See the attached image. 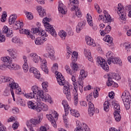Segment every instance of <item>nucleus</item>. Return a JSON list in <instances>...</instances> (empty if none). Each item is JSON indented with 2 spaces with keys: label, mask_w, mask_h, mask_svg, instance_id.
<instances>
[{
  "label": "nucleus",
  "mask_w": 131,
  "mask_h": 131,
  "mask_svg": "<svg viewBox=\"0 0 131 131\" xmlns=\"http://www.w3.org/2000/svg\"><path fill=\"white\" fill-rule=\"evenodd\" d=\"M78 89L80 93H82V92H83V84H78V85H77V90Z\"/></svg>",
  "instance_id": "obj_59"
},
{
  "label": "nucleus",
  "mask_w": 131,
  "mask_h": 131,
  "mask_svg": "<svg viewBox=\"0 0 131 131\" xmlns=\"http://www.w3.org/2000/svg\"><path fill=\"white\" fill-rule=\"evenodd\" d=\"M72 73H75L77 71V69H78V66H77V64L76 63H73V65H72Z\"/></svg>",
  "instance_id": "obj_47"
},
{
  "label": "nucleus",
  "mask_w": 131,
  "mask_h": 131,
  "mask_svg": "<svg viewBox=\"0 0 131 131\" xmlns=\"http://www.w3.org/2000/svg\"><path fill=\"white\" fill-rule=\"evenodd\" d=\"M12 42H14V43H16L18 46H20L21 45V41H20V39L17 37H14L12 39Z\"/></svg>",
  "instance_id": "obj_41"
},
{
  "label": "nucleus",
  "mask_w": 131,
  "mask_h": 131,
  "mask_svg": "<svg viewBox=\"0 0 131 131\" xmlns=\"http://www.w3.org/2000/svg\"><path fill=\"white\" fill-rule=\"evenodd\" d=\"M111 55V52H108L106 53V56L108 58L107 59V63L109 65L111 64V63H113L114 64H119L120 65L121 63V60L119 59L118 57H115L113 56H111L109 57V56Z\"/></svg>",
  "instance_id": "obj_10"
},
{
  "label": "nucleus",
  "mask_w": 131,
  "mask_h": 131,
  "mask_svg": "<svg viewBox=\"0 0 131 131\" xmlns=\"http://www.w3.org/2000/svg\"><path fill=\"white\" fill-rule=\"evenodd\" d=\"M121 98L124 103L126 110H128L131 106L130 94L127 91H125L122 94Z\"/></svg>",
  "instance_id": "obj_6"
},
{
  "label": "nucleus",
  "mask_w": 131,
  "mask_h": 131,
  "mask_svg": "<svg viewBox=\"0 0 131 131\" xmlns=\"http://www.w3.org/2000/svg\"><path fill=\"white\" fill-rule=\"evenodd\" d=\"M125 9L126 12H127V13H128L129 12H130L131 11V5H126L125 7Z\"/></svg>",
  "instance_id": "obj_61"
},
{
  "label": "nucleus",
  "mask_w": 131,
  "mask_h": 131,
  "mask_svg": "<svg viewBox=\"0 0 131 131\" xmlns=\"http://www.w3.org/2000/svg\"><path fill=\"white\" fill-rule=\"evenodd\" d=\"M29 71L31 73H33L36 78H37L38 79L40 78V77L41 76V75H40L39 71H37V70L35 68L32 67L30 68Z\"/></svg>",
  "instance_id": "obj_25"
},
{
  "label": "nucleus",
  "mask_w": 131,
  "mask_h": 131,
  "mask_svg": "<svg viewBox=\"0 0 131 131\" xmlns=\"http://www.w3.org/2000/svg\"><path fill=\"white\" fill-rule=\"evenodd\" d=\"M30 57H31L34 63H38V62H39V60H41V58L40 56H38V55H37L35 53H30Z\"/></svg>",
  "instance_id": "obj_26"
},
{
  "label": "nucleus",
  "mask_w": 131,
  "mask_h": 131,
  "mask_svg": "<svg viewBox=\"0 0 131 131\" xmlns=\"http://www.w3.org/2000/svg\"><path fill=\"white\" fill-rule=\"evenodd\" d=\"M58 9L59 13H61L63 15L66 14V10H64V4L63 3H59Z\"/></svg>",
  "instance_id": "obj_33"
},
{
  "label": "nucleus",
  "mask_w": 131,
  "mask_h": 131,
  "mask_svg": "<svg viewBox=\"0 0 131 131\" xmlns=\"http://www.w3.org/2000/svg\"><path fill=\"white\" fill-rule=\"evenodd\" d=\"M7 129H6V127H5V126L2 124V123L0 122V131H6Z\"/></svg>",
  "instance_id": "obj_63"
},
{
  "label": "nucleus",
  "mask_w": 131,
  "mask_h": 131,
  "mask_svg": "<svg viewBox=\"0 0 131 131\" xmlns=\"http://www.w3.org/2000/svg\"><path fill=\"white\" fill-rule=\"evenodd\" d=\"M106 83L107 86H112L113 88H118V84L114 82L113 80L107 79Z\"/></svg>",
  "instance_id": "obj_32"
},
{
  "label": "nucleus",
  "mask_w": 131,
  "mask_h": 131,
  "mask_svg": "<svg viewBox=\"0 0 131 131\" xmlns=\"http://www.w3.org/2000/svg\"><path fill=\"white\" fill-rule=\"evenodd\" d=\"M86 17L88 23L90 25V26H91L94 30H97V27L96 26L94 27V24H93V18H92V16L89 15V13H88Z\"/></svg>",
  "instance_id": "obj_28"
},
{
  "label": "nucleus",
  "mask_w": 131,
  "mask_h": 131,
  "mask_svg": "<svg viewBox=\"0 0 131 131\" xmlns=\"http://www.w3.org/2000/svg\"><path fill=\"white\" fill-rule=\"evenodd\" d=\"M65 69L68 73L71 74V75H73V73L72 72V71H71V70L70 69V67H69V66H66Z\"/></svg>",
  "instance_id": "obj_49"
},
{
  "label": "nucleus",
  "mask_w": 131,
  "mask_h": 131,
  "mask_svg": "<svg viewBox=\"0 0 131 131\" xmlns=\"http://www.w3.org/2000/svg\"><path fill=\"white\" fill-rule=\"evenodd\" d=\"M76 15L78 18H80V17L82 16L81 11L79 10V9H78L77 11H76Z\"/></svg>",
  "instance_id": "obj_60"
},
{
  "label": "nucleus",
  "mask_w": 131,
  "mask_h": 131,
  "mask_svg": "<svg viewBox=\"0 0 131 131\" xmlns=\"http://www.w3.org/2000/svg\"><path fill=\"white\" fill-rule=\"evenodd\" d=\"M105 17V23H111L112 22V21H113V20H112V19H111V16H110V14H106L105 15V16H104Z\"/></svg>",
  "instance_id": "obj_44"
},
{
  "label": "nucleus",
  "mask_w": 131,
  "mask_h": 131,
  "mask_svg": "<svg viewBox=\"0 0 131 131\" xmlns=\"http://www.w3.org/2000/svg\"><path fill=\"white\" fill-rule=\"evenodd\" d=\"M7 17H8L7 13L3 14L2 15V18H1L2 22H6V21L7 20Z\"/></svg>",
  "instance_id": "obj_53"
},
{
  "label": "nucleus",
  "mask_w": 131,
  "mask_h": 131,
  "mask_svg": "<svg viewBox=\"0 0 131 131\" xmlns=\"http://www.w3.org/2000/svg\"><path fill=\"white\" fill-rule=\"evenodd\" d=\"M40 36L41 37H38L35 40V43L37 46H40L48 40V39L46 38L48 37V35L46 32H42Z\"/></svg>",
  "instance_id": "obj_11"
},
{
  "label": "nucleus",
  "mask_w": 131,
  "mask_h": 131,
  "mask_svg": "<svg viewBox=\"0 0 131 131\" xmlns=\"http://www.w3.org/2000/svg\"><path fill=\"white\" fill-rule=\"evenodd\" d=\"M117 13L119 15L121 20H123L124 21L126 19V12L122 9L121 7H118Z\"/></svg>",
  "instance_id": "obj_18"
},
{
  "label": "nucleus",
  "mask_w": 131,
  "mask_h": 131,
  "mask_svg": "<svg viewBox=\"0 0 131 131\" xmlns=\"http://www.w3.org/2000/svg\"><path fill=\"white\" fill-rule=\"evenodd\" d=\"M10 56L11 57H10V59H12V61H13V59L14 60V61H17V60H18V56H17V54L12 53Z\"/></svg>",
  "instance_id": "obj_50"
},
{
  "label": "nucleus",
  "mask_w": 131,
  "mask_h": 131,
  "mask_svg": "<svg viewBox=\"0 0 131 131\" xmlns=\"http://www.w3.org/2000/svg\"><path fill=\"white\" fill-rule=\"evenodd\" d=\"M2 60L4 63H8L9 64H1L0 69L1 70H6V68H9L10 70H18L20 68L19 65L12 63V58L9 56L3 57Z\"/></svg>",
  "instance_id": "obj_3"
},
{
  "label": "nucleus",
  "mask_w": 131,
  "mask_h": 131,
  "mask_svg": "<svg viewBox=\"0 0 131 131\" xmlns=\"http://www.w3.org/2000/svg\"><path fill=\"white\" fill-rule=\"evenodd\" d=\"M38 120L37 119H31L29 121L27 122V126L28 128L30 129V131H34L33 130V127H34L36 124H39V123L41 122L42 117H41V116H38Z\"/></svg>",
  "instance_id": "obj_7"
},
{
  "label": "nucleus",
  "mask_w": 131,
  "mask_h": 131,
  "mask_svg": "<svg viewBox=\"0 0 131 131\" xmlns=\"http://www.w3.org/2000/svg\"><path fill=\"white\" fill-rule=\"evenodd\" d=\"M70 3L68 4L69 6H72L73 5H77L78 4V0H69Z\"/></svg>",
  "instance_id": "obj_51"
},
{
  "label": "nucleus",
  "mask_w": 131,
  "mask_h": 131,
  "mask_svg": "<svg viewBox=\"0 0 131 131\" xmlns=\"http://www.w3.org/2000/svg\"><path fill=\"white\" fill-rule=\"evenodd\" d=\"M17 86H18V83H17L8 85L9 89H10L11 93L14 92V90L17 89Z\"/></svg>",
  "instance_id": "obj_40"
},
{
  "label": "nucleus",
  "mask_w": 131,
  "mask_h": 131,
  "mask_svg": "<svg viewBox=\"0 0 131 131\" xmlns=\"http://www.w3.org/2000/svg\"><path fill=\"white\" fill-rule=\"evenodd\" d=\"M16 26H17L18 29L23 28V23L20 22V21H16Z\"/></svg>",
  "instance_id": "obj_57"
},
{
  "label": "nucleus",
  "mask_w": 131,
  "mask_h": 131,
  "mask_svg": "<svg viewBox=\"0 0 131 131\" xmlns=\"http://www.w3.org/2000/svg\"><path fill=\"white\" fill-rule=\"evenodd\" d=\"M32 91L30 93H23L24 97L27 98V99H32L36 98V97L39 98L42 101L45 102H48V103L52 102V98L49 94L43 95V91L42 90H39V88L36 85L32 86Z\"/></svg>",
  "instance_id": "obj_2"
},
{
  "label": "nucleus",
  "mask_w": 131,
  "mask_h": 131,
  "mask_svg": "<svg viewBox=\"0 0 131 131\" xmlns=\"http://www.w3.org/2000/svg\"><path fill=\"white\" fill-rule=\"evenodd\" d=\"M37 10L40 17H43L47 15L46 10H45L41 7H38Z\"/></svg>",
  "instance_id": "obj_35"
},
{
  "label": "nucleus",
  "mask_w": 131,
  "mask_h": 131,
  "mask_svg": "<svg viewBox=\"0 0 131 131\" xmlns=\"http://www.w3.org/2000/svg\"><path fill=\"white\" fill-rule=\"evenodd\" d=\"M48 105L43 103H40L39 105H38V107H37V112H40L41 110L43 111H48Z\"/></svg>",
  "instance_id": "obj_27"
},
{
  "label": "nucleus",
  "mask_w": 131,
  "mask_h": 131,
  "mask_svg": "<svg viewBox=\"0 0 131 131\" xmlns=\"http://www.w3.org/2000/svg\"><path fill=\"white\" fill-rule=\"evenodd\" d=\"M89 114L90 116H93L94 115V113H95V106L94 105V104L92 103V102H89Z\"/></svg>",
  "instance_id": "obj_29"
},
{
  "label": "nucleus",
  "mask_w": 131,
  "mask_h": 131,
  "mask_svg": "<svg viewBox=\"0 0 131 131\" xmlns=\"http://www.w3.org/2000/svg\"><path fill=\"white\" fill-rule=\"evenodd\" d=\"M17 103H18V104H20V106H23L24 107H25V106H26V103L25 102V101L21 98H18Z\"/></svg>",
  "instance_id": "obj_43"
},
{
  "label": "nucleus",
  "mask_w": 131,
  "mask_h": 131,
  "mask_svg": "<svg viewBox=\"0 0 131 131\" xmlns=\"http://www.w3.org/2000/svg\"><path fill=\"white\" fill-rule=\"evenodd\" d=\"M58 35L61 37L62 39H65V38H66V32L63 30L60 31L58 33Z\"/></svg>",
  "instance_id": "obj_45"
},
{
  "label": "nucleus",
  "mask_w": 131,
  "mask_h": 131,
  "mask_svg": "<svg viewBox=\"0 0 131 131\" xmlns=\"http://www.w3.org/2000/svg\"><path fill=\"white\" fill-rule=\"evenodd\" d=\"M28 104V107L30 109H33L34 110V109H36V110H37V107H38V103L35 101H29L27 102Z\"/></svg>",
  "instance_id": "obj_23"
},
{
  "label": "nucleus",
  "mask_w": 131,
  "mask_h": 131,
  "mask_svg": "<svg viewBox=\"0 0 131 131\" xmlns=\"http://www.w3.org/2000/svg\"><path fill=\"white\" fill-rule=\"evenodd\" d=\"M97 63L98 65H100L103 70L107 72L109 71V66L107 64V62L102 57H98Z\"/></svg>",
  "instance_id": "obj_13"
},
{
  "label": "nucleus",
  "mask_w": 131,
  "mask_h": 131,
  "mask_svg": "<svg viewBox=\"0 0 131 131\" xmlns=\"http://www.w3.org/2000/svg\"><path fill=\"white\" fill-rule=\"evenodd\" d=\"M31 31H32L33 33H34V34H37L38 33L39 35H41L42 32H46L43 30L40 29L39 27H38V28H33Z\"/></svg>",
  "instance_id": "obj_34"
},
{
  "label": "nucleus",
  "mask_w": 131,
  "mask_h": 131,
  "mask_svg": "<svg viewBox=\"0 0 131 131\" xmlns=\"http://www.w3.org/2000/svg\"><path fill=\"white\" fill-rule=\"evenodd\" d=\"M97 63L98 65H100L103 70L107 72L109 71V66L107 64V62L102 57H98Z\"/></svg>",
  "instance_id": "obj_12"
},
{
  "label": "nucleus",
  "mask_w": 131,
  "mask_h": 131,
  "mask_svg": "<svg viewBox=\"0 0 131 131\" xmlns=\"http://www.w3.org/2000/svg\"><path fill=\"white\" fill-rule=\"evenodd\" d=\"M62 104L64 107L65 112V115L63 116V119L64 121H66V120H67V119H66V116L68 115V114L69 113V110L71 112V114L73 116H75V117L77 118L80 116V114H79V113H78V112L75 111L74 110L70 109V107H69V105H68V103H67L66 100H63Z\"/></svg>",
  "instance_id": "obj_4"
},
{
  "label": "nucleus",
  "mask_w": 131,
  "mask_h": 131,
  "mask_svg": "<svg viewBox=\"0 0 131 131\" xmlns=\"http://www.w3.org/2000/svg\"><path fill=\"white\" fill-rule=\"evenodd\" d=\"M94 6H95V8L96 10H97L98 13L99 14H101V13H102V9H100V6H99V5H98V4H95Z\"/></svg>",
  "instance_id": "obj_55"
},
{
  "label": "nucleus",
  "mask_w": 131,
  "mask_h": 131,
  "mask_svg": "<svg viewBox=\"0 0 131 131\" xmlns=\"http://www.w3.org/2000/svg\"><path fill=\"white\" fill-rule=\"evenodd\" d=\"M16 19H17V15L12 14L10 15L9 18V24L10 25H12V24L16 23Z\"/></svg>",
  "instance_id": "obj_31"
},
{
  "label": "nucleus",
  "mask_w": 131,
  "mask_h": 131,
  "mask_svg": "<svg viewBox=\"0 0 131 131\" xmlns=\"http://www.w3.org/2000/svg\"><path fill=\"white\" fill-rule=\"evenodd\" d=\"M85 24H86V20H83V21L78 23L76 29L77 33H79V32H80V31H81V30L84 28Z\"/></svg>",
  "instance_id": "obj_24"
},
{
  "label": "nucleus",
  "mask_w": 131,
  "mask_h": 131,
  "mask_svg": "<svg viewBox=\"0 0 131 131\" xmlns=\"http://www.w3.org/2000/svg\"><path fill=\"white\" fill-rule=\"evenodd\" d=\"M74 89L73 90V96H74V103L75 106L78 104V93H77V84L73 83Z\"/></svg>",
  "instance_id": "obj_19"
},
{
  "label": "nucleus",
  "mask_w": 131,
  "mask_h": 131,
  "mask_svg": "<svg viewBox=\"0 0 131 131\" xmlns=\"http://www.w3.org/2000/svg\"><path fill=\"white\" fill-rule=\"evenodd\" d=\"M112 106H113L115 109L114 116L115 120L118 122L120 121V119H121V116L120 115V105H119V104L113 101L112 102Z\"/></svg>",
  "instance_id": "obj_8"
},
{
  "label": "nucleus",
  "mask_w": 131,
  "mask_h": 131,
  "mask_svg": "<svg viewBox=\"0 0 131 131\" xmlns=\"http://www.w3.org/2000/svg\"><path fill=\"white\" fill-rule=\"evenodd\" d=\"M3 95L5 97H9L11 95V89L9 87L7 88L4 91Z\"/></svg>",
  "instance_id": "obj_42"
},
{
  "label": "nucleus",
  "mask_w": 131,
  "mask_h": 131,
  "mask_svg": "<svg viewBox=\"0 0 131 131\" xmlns=\"http://www.w3.org/2000/svg\"><path fill=\"white\" fill-rule=\"evenodd\" d=\"M23 58L24 61V63L23 66V69L25 72H27L29 69L28 63H27V57L24 56Z\"/></svg>",
  "instance_id": "obj_30"
},
{
  "label": "nucleus",
  "mask_w": 131,
  "mask_h": 131,
  "mask_svg": "<svg viewBox=\"0 0 131 131\" xmlns=\"http://www.w3.org/2000/svg\"><path fill=\"white\" fill-rule=\"evenodd\" d=\"M82 124H81V123L80 122H77L76 128L75 129L74 131H83V129L85 131H91V129H90L89 126L86 125V124L83 123Z\"/></svg>",
  "instance_id": "obj_14"
},
{
  "label": "nucleus",
  "mask_w": 131,
  "mask_h": 131,
  "mask_svg": "<svg viewBox=\"0 0 131 131\" xmlns=\"http://www.w3.org/2000/svg\"><path fill=\"white\" fill-rule=\"evenodd\" d=\"M6 40V37H5V35L2 34V31L0 32V42H5Z\"/></svg>",
  "instance_id": "obj_54"
},
{
  "label": "nucleus",
  "mask_w": 131,
  "mask_h": 131,
  "mask_svg": "<svg viewBox=\"0 0 131 131\" xmlns=\"http://www.w3.org/2000/svg\"><path fill=\"white\" fill-rule=\"evenodd\" d=\"M87 45L89 46H93L94 45V42H93V40L91 39V38H88V40L86 39Z\"/></svg>",
  "instance_id": "obj_58"
},
{
  "label": "nucleus",
  "mask_w": 131,
  "mask_h": 131,
  "mask_svg": "<svg viewBox=\"0 0 131 131\" xmlns=\"http://www.w3.org/2000/svg\"><path fill=\"white\" fill-rule=\"evenodd\" d=\"M50 21H51V19L48 17H45L43 19L42 22L46 28V31H47L48 33H50V34L52 35V36H54V37H56L57 36V33L54 27L48 23L50 22Z\"/></svg>",
  "instance_id": "obj_5"
},
{
  "label": "nucleus",
  "mask_w": 131,
  "mask_h": 131,
  "mask_svg": "<svg viewBox=\"0 0 131 131\" xmlns=\"http://www.w3.org/2000/svg\"><path fill=\"white\" fill-rule=\"evenodd\" d=\"M108 97L109 98H111V99H114V92H111L109 93Z\"/></svg>",
  "instance_id": "obj_64"
},
{
  "label": "nucleus",
  "mask_w": 131,
  "mask_h": 131,
  "mask_svg": "<svg viewBox=\"0 0 131 131\" xmlns=\"http://www.w3.org/2000/svg\"><path fill=\"white\" fill-rule=\"evenodd\" d=\"M40 62H42L41 66V69L42 70V71H44L45 73L48 74L49 73V69H48L47 67V60L46 59H43L42 60L41 59L40 60Z\"/></svg>",
  "instance_id": "obj_21"
},
{
  "label": "nucleus",
  "mask_w": 131,
  "mask_h": 131,
  "mask_svg": "<svg viewBox=\"0 0 131 131\" xmlns=\"http://www.w3.org/2000/svg\"><path fill=\"white\" fill-rule=\"evenodd\" d=\"M3 33L6 34L7 37H12L13 36V31L9 30V28L7 26H4L2 29Z\"/></svg>",
  "instance_id": "obj_22"
},
{
  "label": "nucleus",
  "mask_w": 131,
  "mask_h": 131,
  "mask_svg": "<svg viewBox=\"0 0 131 131\" xmlns=\"http://www.w3.org/2000/svg\"><path fill=\"white\" fill-rule=\"evenodd\" d=\"M103 109L105 112H108L110 110V103L108 101H105L103 104Z\"/></svg>",
  "instance_id": "obj_38"
},
{
  "label": "nucleus",
  "mask_w": 131,
  "mask_h": 131,
  "mask_svg": "<svg viewBox=\"0 0 131 131\" xmlns=\"http://www.w3.org/2000/svg\"><path fill=\"white\" fill-rule=\"evenodd\" d=\"M12 112L14 114H16L19 112V108L17 107H13L12 108Z\"/></svg>",
  "instance_id": "obj_62"
},
{
  "label": "nucleus",
  "mask_w": 131,
  "mask_h": 131,
  "mask_svg": "<svg viewBox=\"0 0 131 131\" xmlns=\"http://www.w3.org/2000/svg\"><path fill=\"white\" fill-rule=\"evenodd\" d=\"M88 76V73L84 70H81L80 72V75L77 80L78 84H83V80Z\"/></svg>",
  "instance_id": "obj_17"
},
{
  "label": "nucleus",
  "mask_w": 131,
  "mask_h": 131,
  "mask_svg": "<svg viewBox=\"0 0 131 131\" xmlns=\"http://www.w3.org/2000/svg\"><path fill=\"white\" fill-rule=\"evenodd\" d=\"M84 54L86 58H88L89 61H92L93 60V57L91 56V51L89 50L84 49Z\"/></svg>",
  "instance_id": "obj_36"
},
{
  "label": "nucleus",
  "mask_w": 131,
  "mask_h": 131,
  "mask_svg": "<svg viewBox=\"0 0 131 131\" xmlns=\"http://www.w3.org/2000/svg\"><path fill=\"white\" fill-rule=\"evenodd\" d=\"M120 78V76L117 73H111L107 75V79L112 80H113V79H115V80H119Z\"/></svg>",
  "instance_id": "obj_20"
},
{
  "label": "nucleus",
  "mask_w": 131,
  "mask_h": 131,
  "mask_svg": "<svg viewBox=\"0 0 131 131\" xmlns=\"http://www.w3.org/2000/svg\"><path fill=\"white\" fill-rule=\"evenodd\" d=\"M111 31V27L109 25L107 26L106 27L105 29V30L101 31L100 32L101 35L102 36H104L105 34H106V33H109Z\"/></svg>",
  "instance_id": "obj_37"
},
{
  "label": "nucleus",
  "mask_w": 131,
  "mask_h": 131,
  "mask_svg": "<svg viewBox=\"0 0 131 131\" xmlns=\"http://www.w3.org/2000/svg\"><path fill=\"white\" fill-rule=\"evenodd\" d=\"M0 82H7V85H11L16 83L13 78L10 77L2 76L0 78Z\"/></svg>",
  "instance_id": "obj_16"
},
{
  "label": "nucleus",
  "mask_w": 131,
  "mask_h": 131,
  "mask_svg": "<svg viewBox=\"0 0 131 131\" xmlns=\"http://www.w3.org/2000/svg\"><path fill=\"white\" fill-rule=\"evenodd\" d=\"M19 33H22L23 34H26L27 35L29 36L30 33L29 32V30H26L24 29H21L19 30Z\"/></svg>",
  "instance_id": "obj_48"
},
{
  "label": "nucleus",
  "mask_w": 131,
  "mask_h": 131,
  "mask_svg": "<svg viewBox=\"0 0 131 131\" xmlns=\"http://www.w3.org/2000/svg\"><path fill=\"white\" fill-rule=\"evenodd\" d=\"M46 50L48 54H45L44 57H46V58H50L51 60H55V55H54L55 53L54 51V48L52 47L48 46Z\"/></svg>",
  "instance_id": "obj_15"
},
{
  "label": "nucleus",
  "mask_w": 131,
  "mask_h": 131,
  "mask_svg": "<svg viewBox=\"0 0 131 131\" xmlns=\"http://www.w3.org/2000/svg\"><path fill=\"white\" fill-rule=\"evenodd\" d=\"M103 40L108 42V43H113V38L110 37V35H107L104 37Z\"/></svg>",
  "instance_id": "obj_39"
},
{
  "label": "nucleus",
  "mask_w": 131,
  "mask_h": 131,
  "mask_svg": "<svg viewBox=\"0 0 131 131\" xmlns=\"http://www.w3.org/2000/svg\"><path fill=\"white\" fill-rule=\"evenodd\" d=\"M25 13L29 20H32V19H33V15H32V13L31 12L25 11Z\"/></svg>",
  "instance_id": "obj_46"
},
{
  "label": "nucleus",
  "mask_w": 131,
  "mask_h": 131,
  "mask_svg": "<svg viewBox=\"0 0 131 131\" xmlns=\"http://www.w3.org/2000/svg\"><path fill=\"white\" fill-rule=\"evenodd\" d=\"M42 87L45 90V92H48V89H47L48 88V83L45 82H42Z\"/></svg>",
  "instance_id": "obj_56"
},
{
  "label": "nucleus",
  "mask_w": 131,
  "mask_h": 131,
  "mask_svg": "<svg viewBox=\"0 0 131 131\" xmlns=\"http://www.w3.org/2000/svg\"><path fill=\"white\" fill-rule=\"evenodd\" d=\"M123 46L125 48V50H126L127 52H129V49H130V44L128 43H124Z\"/></svg>",
  "instance_id": "obj_52"
},
{
  "label": "nucleus",
  "mask_w": 131,
  "mask_h": 131,
  "mask_svg": "<svg viewBox=\"0 0 131 131\" xmlns=\"http://www.w3.org/2000/svg\"><path fill=\"white\" fill-rule=\"evenodd\" d=\"M52 72H55L56 77V79L57 80L58 83L60 85H63V93L65 94L68 100H70L71 99V88L68 84L66 83V81L62 74L58 71V63H54L52 68Z\"/></svg>",
  "instance_id": "obj_1"
},
{
  "label": "nucleus",
  "mask_w": 131,
  "mask_h": 131,
  "mask_svg": "<svg viewBox=\"0 0 131 131\" xmlns=\"http://www.w3.org/2000/svg\"><path fill=\"white\" fill-rule=\"evenodd\" d=\"M47 118L51 122V124L55 128L57 127V124L56 123V120H58V113L54 111L52 114H50L48 116L47 115Z\"/></svg>",
  "instance_id": "obj_9"
}]
</instances>
